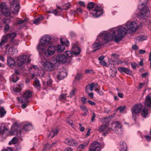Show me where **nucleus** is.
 <instances>
[{
    "label": "nucleus",
    "mask_w": 151,
    "mask_h": 151,
    "mask_svg": "<svg viewBox=\"0 0 151 151\" xmlns=\"http://www.w3.org/2000/svg\"><path fill=\"white\" fill-rule=\"evenodd\" d=\"M58 132V131L56 129H53L51 132L48 135V137H50L51 138H53L55 135H56Z\"/></svg>",
    "instance_id": "28"
},
{
    "label": "nucleus",
    "mask_w": 151,
    "mask_h": 151,
    "mask_svg": "<svg viewBox=\"0 0 151 151\" xmlns=\"http://www.w3.org/2000/svg\"><path fill=\"white\" fill-rule=\"evenodd\" d=\"M2 13L6 17L11 15L10 12L6 6H0V16Z\"/></svg>",
    "instance_id": "11"
},
{
    "label": "nucleus",
    "mask_w": 151,
    "mask_h": 151,
    "mask_svg": "<svg viewBox=\"0 0 151 151\" xmlns=\"http://www.w3.org/2000/svg\"><path fill=\"white\" fill-rule=\"evenodd\" d=\"M7 63L10 67H13L15 64V62L13 58L11 57L7 58Z\"/></svg>",
    "instance_id": "20"
},
{
    "label": "nucleus",
    "mask_w": 151,
    "mask_h": 151,
    "mask_svg": "<svg viewBox=\"0 0 151 151\" xmlns=\"http://www.w3.org/2000/svg\"><path fill=\"white\" fill-rule=\"evenodd\" d=\"M118 70L121 73H125L127 74H131L132 72L127 68L124 67H119L118 68Z\"/></svg>",
    "instance_id": "19"
},
{
    "label": "nucleus",
    "mask_w": 151,
    "mask_h": 151,
    "mask_svg": "<svg viewBox=\"0 0 151 151\" xmlns=\"http://www.w3.org/2000/svg\"><path fill=\"white\" fill-rule=\"evenodd\" d=\"M95 6V3L93 2L89 3L87 5V8L89 11L93 8Z\"/></svg>",
    "instance_id": "36"
},
{
    "label": "nucleus",
    "mask_w": 151,
    "mask_h": 151,
    "mask_svg": "<svg viewBox=\"0 0 151 151\" xmlns=\"http://www.w3.org/2000/svg\"><path fill=\"white\" fill-rule=\"evenodd\" d=\"M12 79L13 82L15 83L18 80L19 77L17 76V75L15 74H13Z\"/></svg>",
    "instance_id": "45"
},
{
    "label": "nucleus",
    "mask_w": 151,
    "mask_h": 151,
    "mask_svg": "<svg viewBox=\"0 0 151 151\" xmlns=\"http://www.w3.org/2000/svg\"><path fill=\"white\" fill-rule=\"evenodd\" d=\"M6 111L4 110V107H2L0 109V114L1 116H4L6 114Z\"/></svg>",
    "instance_id": "43"
},
{
    "label": "nucleus",
    "mask_w": 151,
    "mask_h": 151,
    "mask_svg": "<svg viewBox=\"0 0 151 151\" xmlns=\"http://www.w3.org/2000/svg\"><path fill=\"white\" fill-rule=\"evenodd\" d=\"M76 91V89L75 88L73 89L70 92V94L69 95V96L70 98L72 97L74 94L75 93V92Z\"/></svg>",
    "instance_id": "50"
},
{
    "label": "nucleus",
    "mask_w": 151,
    "mask_h": 151,
    "mask_svg": "<svg viewBox=\"0 0 151 151\" xmlns=\"http://www.w3.org/2000/svg\"><path fill=\"white\" fill-rule=\"evenodd\" d=\"M2 151H12V150L11 148L8 147L7 149L3 150Z\"/></svg>",
    "instance_id": "64"
},
{
    "label": "nucleus",
    "mask_w": 151,
    "mask_h": 151,
    "mask_svg": "<svg viewBox=\"0 0 151 151\" xmlns=\"http://www.w3.org/2000/svg\"><path fill=\"white\" fill-rule=\"evenodd\" d=\"M145 104L146 106L151 107V97L149 95H147L146 97Z\"/></svg>",
    "instance_id": "21"
},
{
    "label": "nucleus",
    "mask_w": 151,
    "mask_h": 151,
    "mask_svg": "<svg viewBox=\"0 0 151 151\" xmlns=\"http://www.w3.org/2000/svg\"><path fill=\"white\" fill-rule=\"evenodd\" d=\"M90 13L94 17H97L102 14L103 12L102 10L99 7H96L94 10L92 12H90Z\"/></svg>",
    "instance_id": "13"
},
{
    "label": "nucleus",
    "mask_w": 151,
    "mask_h": 151,
    "mask_svg": "<svg viewBox=\"0 0 151 151\" xmlns=\"http://www.w3.org/2000/svg\"><path fill=\"white\" fill-rule=\"evenodd\" d=\"M56 51L55 47L54 46L50 45L49 46L47 49V54L48 55H53Z\"/></svg>",
    "instance_id": "17"
},
{
    "label": "nucleus",
    "mask_w": 151,
    "mask_h": 151,
    "mask_svg": "<svg viewBox=\"0 0 151 151\" xmlns=\"http://www.w3.org/2000/svg\"><path fill=\"white\" fill-rule=\"evenodd\" d=\"M65 143L67 144L68 145L72 146H76L78 145V142L73 139H66Z\"/></svg>",
    "instance_id": "18"
},
{
    "label": "nucleus",
    "mask_w": 151,
    "mask_h": 151,
    "mask_svg": "<svg viewBox=\"0 0 151 151\" xmlns=\"http://www.w3.org/2000/svg\"><path fill=\"white\" fill-rule=\"evenodd\" d=\"M81 108L82 110L85 112H87L88 111L87 108L84 106H81Z\"/></svg>",
    "instance_id": "56"
},
{
    "label": "nucleus",
    "mask_w": 151,
    "mask_h": 151,
    "mask_svg": "<svg viewBox=\"0 0 151 151\" xmlns=\"http://www.w3.org/2000/svg\"><path fill=\"white\" fill-rule=\"evenodd\" d=\"M50 36L47 35L45 36L42 37L41 39L40 42L41 43L46 45L48 44L51 40Z\"/></svg>",
    "instance_id": "16"
},
{
    "label": "nucleus",
    "mask_w": 151,
    "mask_h": 151,
    "mask_svg": "<svg viewBox=\"0 0 151 151\" xmlns=\"http://www.w3.org/2000/svg\"><path fill=\"white\" fill-rule=\"evenodd\" d=\"M81 100L83 104H84L86 101V98L84 97H82L81 98Z\"/></svg>",
    "instance_id": "61"
},
{
    "label": "nucleus",
    "mask_w": 151,
    "mask_h": 151,
    "mask_svg": "<svg viewBox=\"0 0 151 151\" xmlns=\"http://www.w3.org/2000/svg\"><path fill=\"white\" fill-rule=\"evenodd\" d=\"M131 65L132 68L134 69H135L136 68V66H137V64L134 62H132L131 63Z\"/></svg>",
    "instance_id": "55"
},
{
    "label": "nucleus",
    "mask_w": 151,
    "mask_h": 151,
    "mask_svg": "<svg viewBox=\"0 0 151 151\" xmlns=\"http://www.w3.org/2000/svg\"><path fill=\"white\" fill-rule=\"evenodd\" d=\"M44 19V17L42 16H41L35 19L33 22V23L36 24H37L39 23L40 21H42Z\"/></svg>",
    "instance_id": "34"
},
{
    "label": "nucleus",
    "mask_w": 151,
    "mask_h": 151,
    "mask_svg": "<svg viewBox=\"0 0 151 151\" xmlns=\"http://www.w3.org/2000/svg\"><path fill=\"white\" fill-rule=\"evenodd\" d=\"M142 105L138 104L135 105L131 109L133 117H135L134 115L139 114L141 111Z\"/></svg>",
    "instance_id": "8"
},
{
    "label": "nucleus",
    "mask_w": 151,
    "mask_h": 151,
    "mask_svg": "<svg viewBox=\"0 0 151 151\" xmlns=\"http://www.w3.org/2000/svg\"><path fill=\"white\" fill-rule=\"evenodd\" d=\"M66 56L63 54L58 55L56 57V60L57 62L64 63L65 62L70 63L72 60L73 56L72 52L71 51H68L65 52Z\"/></svg>",
    "instance_id": "3"
},
{
    "label": "nucleus",
    "mask_w": 151,
    "mask_h": 151,
    "mask_svg": "<svg viewBox=\"0 0 151 151\" xmlns=\"http://www.w3.org/2000/svg\"><path fill=\"white\" fill-rule=\"evenodd\" d=\"M34 86L36 87H40V81L38 79H35L34 81Z\"/></svg>",
    "instance_id": "41"
},
{
    "label": "nucleus",
    "mask_w": 151,
    "mask_h": 151,
    "mask_svg": "<svg viewBox=\"0 0 151 151\" xmlns=\"http://www.w3.org/2000/svg\"><path fill=\"white\" fill-rule=\"evenodd\" d=\"M88 102L91 105H94L96 104V103L91 101H88Z\"/></svg>",
    "instance_id": "63"
},
{
    "label": "nucleus",
    "mask_w": 151,
    "mask_h": 151,
    "mask_svg": "<svg viewBox=\"0 0 151 151\" xmlns=\"http://www.w3.org/2000/svg\"><path fill=\"white\" fill-rule=\"evenodd\" d=\"M67 76V73L65 72L62 71L59 72L58 75V78L60 80L63 79L64 78Z\"/></svg>",
    "instance_id": "24"
},
{
    "label": "nucleus",
    "mask_w": 151,
    "mask_h": 151,
    "mask_svg": "<svg viewBox=\"0 0 151 151\" xmlns=\"http://www.w3.org/2000/svg\"><path fill=\"white\" fill-rule=\"evenodd\" d=\"M28 63H29L31 61V59L29 58V56L28 57L26 55H22L19 56L17 59V63L18 65L21 66L26 61Z\"/></svg>",
    "instance_id": "5"
},
{
    "label": "nucleus",
    "mask_w": 151,
    "mask_h": 151,
    "mask_svg": "<svg viewBox=\"0 0 151 151\" xmlns=\"http://www.w3.org/2000/svg\"><path fill=\"white\" fill-rule=\"evenodd\" d=\"M79 125L80 126L79 128L81 131L83 132L85 129L84 127L82 126V124H79Z\"/></svg>",
    "instance_id": "57"
},
{
    "label": "nucleus",
    "mask_w": 151,
    "mask_h": 151,
    "mask_svg": "<svg viewBox=\"0 0 151 151\" xmlns=\"http://www.w3.org/2000/svg\"><path fill=\"white\" fill-rule=\"evenodd\" d=\"M18 51L17 48L13 47H10L9 49V52L12 55L14 54V53L17 52Z\"/></svg>",
    "instance_id": "35"
},
{
    "label": "nucleus",
    "mask_w": 151,
    "mask_h": 151,
    "mask_svg": "<svg viewBox=\"0 0 151 151\" xmlns=\"http://www.w3.org/2000/svg\"><path fill=\"white\" fill-rule=\"evenodd\" d=\"M32 128V125L29 123L25 124L23 127V129L25 131H29Z\"/></svg>",
    "instance_id": "30"
},
{
    "label": "nucleus",
    "mask_w": 151,
    "mask_h": 151,
    "mask_svg": "<svg viewBox=\"0 0 151 151\" xmlns=\"http://www.w3.org/2000/svg\"><path fill=\"white\" fill-rule=\"evenodd\" d=\"M120 151H127V147L126 143L124 141H121L120 142Z\"/></svg>",
    "instance_id": "22"
},
{
    "label": "nucleus",
    "mask_w": 151,
    "mask_h": 151,
    "mask_svg": "<svg viewBox=\"0 0 151 151\" xmlns=\"http://www.w3.org/2000/svg\"><path fill=\"white\" fill-rule=\"evenodd\" d=\"M114 123L115 125L114 128H116V129L117 128H122V126L121 125V123L117 121L115 122Z\"/></svg>",
    "instance_id": "44"
},
{
    "label": "nucleus",
    "mask_w": 151,
    "mask_h": 151,
    "mask_svg": "<svg viewBox=\"0 0 151 151\" xmlns=\"http://www.w3.org/2000/svg\"><path fill=\"white\" fill-rule=\"evenodd\" d=\"M94 86V83H91L89 84L86 87L85 91L86 93H88L89 92L88 87H89V89L91 91H92L93 90V88Z\"/></svg>",
    "instance_id": "27"
},
{
    "label": "nucleus",
    "mask_w": 151,
    "mask_h": 151,
    "mask_svg": "<svg viewBox=\"0 0 151 151\" xmlns=\"http://www.w3.org/2000/svg\"><path fill=\"white\" fill-rule=\"evenodd\" d=\"M70 5L69 3H67L63 6V9H65L70 7Z\"/></svg>",
    "instance_id": "51"
},
{
    "label": "nucleus",
    "mask_w": 151,
    "mask_h": 151,
    "mask_svg": "<svg viewBox=\"0 0 151 151\" xmlns=\"http://www.w3.org/2000/svg\"><path fill=\"white\" fill-rule=\"evenodd\" d=\"M110 76L112 77L115 76L117 73V69L114 67H112L109 70Z\"/></svg>",
    "instance_id": "25"
},
{
    "label": "nucleus",
    "mask_w": 151,
    "mask_h": 151,
    "mask_svg": "<svg viewBox=\"0 0 151 151\" xmlns=\"http://www.w3.org/2000/svg\"><path fill=\"white\" fill-rule=\"evenodd\" d=\"M83 76V74L81 73H78L75 77V78L78 80L81 79Z\"/></svg>",
    "instance_id": "47"
},
{
    "label": "nucleus",
    "mask_w": 151,
    "mask_h": 151,
    "mask_svg": "<svg viewBox=\"0 0 151 151\" xmlns=\"http://www.w3.org/2000/svg\"><path fill=\"white\" fill-rule=\"evenodd\" d=\"M142 3L141 4L138 6V7L139 9H141V7L146 6L145 5L148 2V0H139Z\"/></svg>",
    "instance_id": "33"
},
{
    "label": "nucleus",
    "mask_w": 151,
    "mask_h": 151,
    "mask_svg": "<svg viewBox=\"0 0 151 151\" xmlns=\"http://www.w3.org/2000/svg\"><path fill=\"white\" fill-rule=\"evenodd\" d=\"M114 60H112L111 59L109 60V62L111 64H115L117 62L116 59H114Z\"/></svg>",
    "instance_id": "54"
},
{
    "label": "nucleus",
    "mask_w": 151,
    "mask_h": 151,
    "mask_svg": "<svg viewBox=\"0 0 151 151\" xmlns=\"http://www.w3.org/2000/svg\"><path fill=\"white\" fill-rule=\"evenodd\" d=\"M148 114V111L147 109L145 108L142 110V116L144 117H145Z\"/></svg>",
    "instance_id": "38"
},
{
    "label": "nucleus",
    "mask_w": 151,
    "mask_h": 151,
    "mask_svg": "<svg viewBox=\"0 0 151 151\" xmlns=\"http://www.w3.org/2000/svg\"><path fill=\"white\" fill-rule=\"evenodd\" d=\"M88 142H85L84 143L80 145L78 147V150L81 151L83 150L88 145Z\"/></svg>",
    "instance_id": "31"
},
{
    "label": "nucleus",
    "mask_w": 151,
    "mask_h": 151,
    "mask_svg": "<svg viewBox=\"0 0 151 151\" xmlns=\"http://www.w3.org/2000/svg\"><path fill=\"white\" fill-rule=\"evenodd\" d=\"M109 123H106L105 124H102L99 127L98 131L100 132H103L105 129L109 125Z\"/></svg>",
    "instance_id": "26"
},
{
    "label": "nucleus",
    "mask_w": 151,
    "mask_h": 151,
    "mask_svg": "<svg viewBox=\"0 0 151 151\" xmlns=\"http://www.w3.org/2000/svg\"><path fill=\"white\" fill-rule=\"evenodd\" d=\"M17 34L16 33L14 32L11 33H9L6 34L5 37L7 38V40L9 38H11V42L13 43L14 44H16L17 43H16L14 42L15 40L14 38L16 36Z\"/></svg>",
    "instance_id": "15"
},
{
    "label": "nucleus",
    "mask_w": 151,
    "mask_h": 151,
    "mask_svg": "<svg viewBox=\"0 0 151 151\" xmlns=\"http://www.w3.org/2000/svg\"><path fill=\"white\" fill-rule=\"evenodd\" d=\"M43 66L46 70L49 71H52L54 68V64L49 61H46L43 64Z\"/></svg>",
    "instance_id": "12"
},
{
    "label": "nucleus",
    "mask_w": 151,
    "mask_h": 151,
    "mask_svg": "<svg viewBox=\"0 0 151 151\" xmlns=\"http://www.w3.org/2000/svg\"><path fill=\"white\" fill-rule=\"evenodd\" d=\"M21 85H17L16 88H14V91L16 92H18L21 90Z\"/></svg>",
    "instance_id": "42"
},
{
    "label": "nucleus",
    "mask_w": 151,
    "mask_h": 151,
    "mask_svg": "<svg viewBox=\"0 0 151 151\" xmlns=\"http://www.w3.org/2000/svg\"><path fill=\"white\" fill-rule=\"evenodd\" d=\"M79 4L80 6H83V7H84L85 6V4L84 2L80 1L79 2Z\"/></svg>",
    "instance_id": "59"
},
{
    "label": "nucleus",
    "mask_w": 151,
    "mask_h": 151,
    "mask_svg": "<svg viewBox=\"0 0 151 151\" xmlns=\"http://www.w3.org/2000/svg\"><path fill=\"white\" fill-rule=\"evenodd\" d=\"M32 95V92L28 91L23 94L22 97H18L17 99L20 103H27L29 102L28 99L30 98Z\"/></svg>",
    "instance_id": "4"
},
{
    "label": "nucleus",
    "mask_w": 151,
    "mask_h": 151,
    "mask_svg": "<svg viewBox=\"0 0 151 151\" xmlns=\"http://www.w3.org/2000/svg\"><path fill=\"white\" fill-rule=\"evenodd\" d=\"M73 55V54L76 55H78L80 53L81 50L77 45L74 44L73 45L72 47Z\"/></svg>",
    "instance_id": "14"
},
{
    "label": "nucleus",
    "mask_w": 151,
    "mask_h": 151,
    "mask_svg": "<svg viewBox=\"0 0 151 151\" xmlns=\"http://www.w3.org/2000/svg\"><path fill=\"white\" fill-rule=\"evenodd\" d=\"M10 8L14 14H16L19 11V5L16 1L13 0L10 2Z\"/></svg>",
    "instance_id": "7"
},
{
    "label": "nucleus",
    "mask_w": 151,
    "mask_h": 151,
    "mask_svg": "<svg viewBox=\"0 0 151 151\" xmlns=\"http://www.w3.org/2000/svg\"><path fill=\"white\" fill-rule=\"evenodd\" d=\"M65 49L64 45H60L58 46L57 50L59 52H61L63 51Z\"/></svg>",
    "instance_id": "39"
},
{
    "label": "nucleus",
    "mask_w": 151,
    "mask_h": 151,
    "mask_svg": "<svg viewBox=\"0 0 151 151\" xmlns=\"http://www.w3.org/2000/svg\"><path fill=\"white\" fill-rule=\"evenodd\" d=\"M27 19H25L24 20H20L18 21L17 22V24H21L23 23H24L27 22Z\"/></svg>",
    "instance_id": "52"
},
{
    "label": "nucleus",
    "mask_w": 151,
    "mask_h": 151,
    "mask_svg": "<svg viewBox=\"0 0 151 151\" xmlns=\"http://www.w3.org/2000/svg\"><path fill=\"white\" fill-rule=\"evenodd\" d=\"M145 137L147 141H149L151 140V137L150 136H145Z\"/></svg>",
    "instance_id": "60"
},
{
    "label": "nucleus",
    "mask_w": 151,
    "mask_h": 151,
    "mask_svg": "<svg viewBox=\"0 0 151 151\" xmlns=\"http://www.w3.org/2000/svg\"><path fill=\"white\" fill-rule=\"evenodd\" d=\"M100 147L99 143L98 142H95L90 146L89 151H100Z\"/></svg>",
    "instance_id": "9"
},
{
    "label": "nucleus",
    "mask_w": 151,
    "mask_h": 151,
    "mask_svg": "<svg viewBox=\"0 0 151 151\" xmlns=\"http://www.w3.org/2000/svg\"><path fill=\"white\" fill-rule=\"evenodd\" d=\"M99 62L101 65L104 66H106V63L104 61L102 60L100 61Z\"/></svg>",
    "instance_id": "62"
},
{
    "label": "nucleus",
    "mask_w": 151,
    "mask_h": 151,
    "mask_svg": "<svg viewBox=\"0 0 151 151\" xmlns=\"http://www.w3.org/2000/svg\"><path fill=\"white\" fill-rule=\"evenodd\" d=\"M74 12L76 14L81 13L82 12V10L80 8H78L77 9L74 11Z\"/></svg>",
    "instance_id": "53"
},
{
    "label": "nucleus",
    "mask_w": 151,
    "mask_h": 151,
    "mask_svg": "<svg viewBox=\"0 0 151 151\" xmlns=\"http://www.w3.org/2000/svg\"><path fill=\"white\" fill-rule=\"evenodd\" d=\"M60 42L62 45L68 46V44L69 43L68 41L65 38H61Z\"/></svg>",
    "instance_id": "32"
},
{
    "label": "nucleus",
    "mask_w": 151,
    "mask_h": 151,
    "mask_svg": "<svg viewBox=\"0 0 151 151\" xmlns=\"http://www.w3.org/2000/svg\"><path fill=\"white\" fill-rule=\"evenodd\" d=\"M111 130H112L115 133L119 135L122 134L123 133L122 128H117L116 129V128H114L113 130L111 128H108L105 132L102 134V135L104 136H105L109 133Z\"/></svg>",
    "instance_id": "10"
},
{
    "label": "nucleus",
    "mask_w": 151,
    "mask_h": 151,
    "mask_svg": "<svg viewBox=\"0 0 151 151\" xmlns=\"http://www.w3.org/2000/svg\"><path fill=\"white\" fill-rule=\"evenodd\" d=\"M10 22V21L9 19H5L4 20V23L6 24L4 28V32L6 33L8 32L10 28V26L8 24Z\"/></svg>",
    "instance_id": "23"
},
{
    "label": "nucleus",
    "mask_w": 151,
    "mask_h": 151,
    "mask_svg": "<svg viewBox=\"0 0 151 151\" xmlns=\"http://www.w3.org/2000/svg\"><path fill=\"white\" fill-rule=\"evenodd\" d=\"M147 37L145 36H140L136 37L135 39V40L136 42H139L140 41H143L146 40Z\"/></svg>",
    "instance_id": "29"
},
{
    "label": "nucleus",
    "mask_w": 151,
    "mask_h": 151,
    "mask_svg": "<svg viewBox=\"0 0 151 151\" xmlns=\"http://www.w3.org/2000/svg\"><path fill=\"white\" fill-rule=\"evenodd\" d=\"M7 38H6L5 36H4L2 40L0 43V47L3 46L4 45L5 43L7 42Z\"/></svg>",
    "instance_id": "40"
},
{
    "label": "nucleus",
    "mask_w": 151,
    "mask_h": 151,
    "mask_svg": "<svg viewBox=\"0 0 151 151\" xmlns=\"http://www.w3.org/2000/svg\"><path fill=\"white\" fill-rule=\"evenodd\" d=\"M45 44H43L41 43V42L40 43H39L37 46V49L38 50H43L44 49L45 47Z\"/></svg>",
    "instance_id": "37"
},
{
    "label": "nucleus",
    "mask_w": 151,
    "mask_h": 151,
    "mask_svg": "<svg viewBox=\"0 0 151 151\" xmlns=\"http://www.w3.org/2000/svg\"><path fill=\"white\" fill-rule=\"evenodd\" d=\"M112 37V35H111V34H101L98 37L97 40L99 43L95 42L93 45L92 47L93 48H96L98 49L101 48V46L106 43L108 41L111 40Z\"/></svg>",
    "instance_id": "2"
},
{
    "label": "nucleus",
    "mask_w": 151,
    "mask_h": 151,
    "mask_svg": "<svg viewBox=\"0 0 151 151\" xmlns=\"http://www.w3.org/2000/svg\"><path fill=\"white\" fill-rule=\"evenodd\" d=\"M66 94H62L59 96V99L60 100H65L66 99Z\"/></svg>",
    "instance_id": "49"
},
{
    "label": "nucleus",
    "mask_w": 151,
    "mask_h": 151,
    "mask_svg": "<svg viewBox=\"0 0 151 151\" xmlns=\"http://www.w3.org/2000/svg\"><path fill=\"white\" fill-rule=\"evenodd\" d=\"M126 107L124 106H120L118 107L117 110H119L120 113L123 112L125 110Z\"/></svg>",
    "instance_id": "48"
},
{
    "label": "nucleus",
    "mask_w": 151,
    "mask_h": 151,
    "mask_svg": "<svg viewBox=\"0 0 151 151\" xmlns=\"http://www.w3.org/2000/svg\"><path fill=\"white\" fill-rule=\"evenodd\" d=\"M52 83V81L50 79H48V80L46 81V84L47 85H50Z\"/></svg>",
    "instance_id": "58"
},
{
    "label": "nucleus",
    "mask_w": 151,
    "mask_h": 151,
    "mask_svg": "<svg viewBox=\"0 0 151 151\" xmlns=\"http://www.w3.org/2000/svg\"><path fill=\"white\" fill-rule=\"evenodd\" d=\"M17 138L14 137L12 140L9 142V144H15L17 142Z\"/></svg>",
    "instance_id": "46"
},
{
    "label": "nucleus",
    "mask_w": 151,
    "mask_h": 151,
    "mask_svg": "<svg viewBox=\"0 0 151 151\" xmlns=\"http://www.w3.org/2000/svg\"><path fill=\"white\" fill-rule=\"evenodd\" d=\"M126 26L127 29L124 27H121L113 31L112 33V37L114 38L115 41L118 42L120 41L126 36L127 32L129 33L134 32L138 28L137 24L135 22H127Z\"/></svg>",
    "instance_id": "1"
},
{
    "label": "nucleus",
    "mask_w": 151,
    "mask_h": 151,
    "mask_svg": "<svg viewBox=\"0 0 151 151\" xmlns=\"http://www.w3.org/2000/svg\"><path fill=\"white\" fill-rule=\"evenodd\" d=\"M148 9L147 6L141 7V9H139L141 12L139 15V17L144 19L147 18L149 15Z\"/></svg>",
    "instance_id": "6"
}]
</instances>
